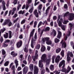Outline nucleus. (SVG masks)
Returning a JSON list of instances; mask_svg holds the SVG:
<instances>
[{
  "instance_id": "25",
  "label": "nucleus",
  "mask_w": 74,
  "mask_h": 74,
  "mask_svg": "<svg viewBox=\"0 0 74 74\" xmlns=\"http://www.w3.org/2000/svg\"><path fill=\"white\" fill-rule=\"evenodd\" d=\"M71 68L70 66H68L67 68V70H66V73H68L69 72V71L71 70Z\"/></svg>"
},
{
  "instance_id": "3",
  "label": "nucleus",
  "mask_w": 74,
  "mask_h": 74,
  "mask_svg": "<svg viewBox=\"0 0 74 74\" xmlns=\"http://www.w3.org/2000/svg\"><path fill=\"white\" fill-rule=\"evenodd\" d=\"M50 30V28L49 27H47L45 28V29L43 30H40V29L39 28L38 29V32H41V34H42L43 33V32L44 31V32H47V31H49Z\"/></svg>"
},
{
  "instance_id": "28",
  "label": "nucleus",
  "mask_w": 74,
  "mask_h": 74,
  "mask_svg": "<svg viewBox=\"0 0 74 74\" xmlns=\"http://www.w3.org/2000/svg\"><path fill=\"white\" fill-rule=\"evenodd\" d=\"M61 55L62 57H64V50H62L61 52Z\"/></svg>"
},
{
  "instance_id": "33",
  "label": "nucleus",
  "mask_w": 74,
  "mask_h": 74,
  "mask_svg": "<svg viewBox=\"0 0 74 74\" xmlns=\"http://www.w3.org/2000/svg\"><path fill=\"white\" fill-rule=\"evenodd\" d=\"M5 28H3V29H1L0 31V37L1 36V32L3 33L4 31H5Z\"/></svg>"
},
{
  "instance_id": "19",
  "label": "nucleus",
  "mask_w": 74,
  "mask_h": 74,
  "mask_svg": "<svg viewBox=\"0 0 74 74\" xmlns=\"http://www.w3.org/2000/svg\"><path fill=\"white\" fill-rule=\"evenodd\" d=\"M46 49L45 47L43 45H42L40 49L41 52H44L45 51Z\"/></svg>"
},
{
  "instance_id": "9",
  "label": "nucleus",
  "mask_w": 74,
  "mask_h": 74,
  "mask_svg": "<svg viewBox=\"0 0 74 74\" xmlns=\"http://www.w3.org/2000/svg\"><path fill=\"white\" fill-rule=\"evenodd\" d=\"M60 44H62V47L63 48H65L66 47V43L63 40H62L60 42Z\"/></svg>"
},
{
  "instance_id": "5",
  "label": "nucleus",
  "mask_w": 74,
  "mask_h": 74,
  "mask_svg": "<svg viewBox=\"0 0 74 74\" xmlns=\"http://www.w3.org/2000/svg\"><path fill=\"white\" fill-rule=\"evenodd\" d=\"M42 4H40L37 8L38 12L40 15H41V10L42 9Z\"/></svg>"
},
{
  "instance_id": "43",
  "label": "nucleus",
  "mask_w": 74,
  "mask_h": 74,
  "mask_svg": "<svg viewBox=\"0 0 74 74\" xmlns=\"http://www.w3.org/2000/svg\"><path fill=\"white\" fill-rule=\"evenodd\" d=\"M8 64H9V62L6 61L4 63V66H8Z\"/></svg>"
},
{
  "instance_id": "40",
  "label": "nucleus",
  "mask_w": 74,
  "mask_h": 74,
  "mask_svg": "<svg viewBox=\"0 0 74 74\" xmlns=\"http://www.w3.org/2000/svg\"><path fill=\"white\" fill-rule=\"evenodd\" d=\"M33 7H32L31 8H30L29 10V12L30 13H32L33 12Z\"/></svg>"
},
{
  "instance_id": "56",
  "label": "nucleus",
  "mask_w": 74,
  "mask_h": 74,
  "mask_svg": "<svg viewBox=\"0 0 74 74\" xmlns=\"http://www.w3.org/2000/svg\"><path fill=\"white\" fill-rule=\"evenodd\" d=\"M19 38L20 39H22V38H23V36L22 35H20L19 36Z\"/></svg>"
},
{
  "instance_id": "11",
  "label": "nucleus",
  "mask_w": 74,
  "mask_h": 74,
  "mask_svg": "<svg viewBox=\"0 0 74 74\" xmlns=\"http://www.w3.org/2000/svg\"><path fill=\"white\" fill-rule=\"evenodd\" d=\"M51 36H53V37H55L56 35V32L55 30L53 29L51 31Z\"/></svg>"
},
{
  "instance_id": "6",
  "label": "nucleus",
  "mask_w": 74,
  "mask_h": 74,
  "mask_svg": "<svg viewBox=\"0 0 74 74\" xmlns=\"http://www.w3.org/2000/svg\"><path fill=\"white\" fill-rule=\"evenodd\" d=\"M29 70V68L27 66H25L23 69V74H26Z\"/></svg>"
},
{
  "instance_id": "27",
  "label": "nucleus",
  "mask_w": 74,
  "mask_h": 74,
  "mask_svg": "<svg viewBox=\"0 0 74 74\" xmlns=\"http://www.w3.org/2000/svg\"><path fill=\"white\" fill-rule=\"evenodd\" d=\"M69 53L67 55V62H69V61H70V60H71V58L70 57V56H69Z\"/></svg>"
},
{
  "instance_id": "20",
  "label": "nucleus",
  "mask_w": 74,
  "mask_h": 74,
  "mask_svg": "<svg viewBox=\"0 0 74 74\" xmlns=\"http://www.w3.org/2000/svg\"><path fill=\"white\" fill-rule=\"evenodd\" d=\"M34 14L36 18H38V13L37 12V10H35Z\"/></svg>"
},
{
  "instance_id": "50",
  "label": "nucleus",
  "mask_w": 74,
  "mask_h": 74,
  "mask_svg": "<svg viewBox=\"0 0 74 74\" xmlns=\"http://www.w3.org/2000/svg\"><path fill=\"white\" fill-rule=\"evenodd\" d=\"M24 13V11H22V10H21L18 12L19 14H23Z\"/></svg>"
},
{
  "instance_id": "18",
  "label": "nucleus",
  "mask_w": 74,
  "mask_h": 74,
  "mask_svg": "<svg viewBox=\"0 0 74 74\" xmlns=\"http://www.w3.org/2000/svg\"><path fill=\"white\" fill-rule=\"evenodd\" d=\"M34 31H35V29H33L32 32H31L29 37V39H30V37H33V36L34 33Z\"/></svg>"
},
{
  "instance_id": "59",
  "label": "nucleus",
  "mask_w": 74,
  "mask_h": 74,
  "mask_svg": "<svg viewBox=\"0 0 74 74\" xmlns=\"http://www.w3.org/2000/svg\"><path fill=\"white\" fill-rule=\"evenodd\" d=\"M18 2V0H14L13 2V3L14 4H16L17 2Z\"/></svg>"
},
{
  "instance_id": "29",
  "label": "nucleus",
  "mask_w": 74,
  "mask_h": 74,
  "mask_svg": "<svg viewBox=\"0 0 74 74\" xmlns=\"http://www.w3.org/2000/svg\"><path fill=\"white\" fill-rule=\"evenodd\" d=\"M62 72H64L66 74H67V73H66V72H67V70H66V68H64V66H63L62 67Z\"/></svg>"
},
{
  "instance_id": "44",
  "label": "nucleus",
  "mask_w": 74,
  "mask_h": 74,
  "mask_svg": "<svg viewBox=\"0 0 74 74\" xmlns=\"http://www.w3.org/2000/svg\"><path fill=\"white\" fill-rule=\"evenodd\" d=\"M1 51L2 55H4L5 54V50H4V49H3L1 50Z\"/></svg>"
},
{
  "instance_id": "24",
  "label": "nucleus",
  "mask_w": 74,
  "mask_h": 74,
  "mask_svg": "<svg viewBox=\"0 0 74 74\" xmlns=\"http://www.w3.org/2000/svg\"><path fill=\"white\" fill-rule=\"evenodd\" d=\"M14 62L15 64H16V68H17V67H18V60H17V59H15L14 61Z\"/></svg>"
},
{
  "instance_id": "42",
  "label": "nucleus",
  "mask_w": 74,
  "mask_h": 74,
  "mask_svg": "<svg viewBox=\"0 0 74 74\" xmlns=\"http://www.w3.org/2000/svg\"><path fill=\"white\" fill-rule=\"evenodd\" d=\"M42 24L44 25V23H42V22L40 21L39 23L38 27H40V26H41Z\"/></svg>"
},
{
  "instance_id": "26",
  "label": "nucleus",
  "mask_w": 74,
  "mask_h": 74,
  "mask_svg": "<svg viewBox=\"0 0 74 74\" xmlns=\"http://www.w3.org/2000/svg\"><path fill=\"white\" fill-rule=\"evenodd\" d=\"M50 69L52 71H53L54 70V65L51 64L50 66Z\"/></svg>"
},
{
  "instance_id": "31",
  "label": "nucleus",
  "mask_w": 74,
  "mask_h": 74,
  "mask_svg": "<svg viewBox=\"0 0 74 74\" xmlns=\"http://www.w3.org/2000/svg\"><path fill=\"white\" fill-rule=\"evenodd\" d=\"M3 36L5 38H7L8 37V33H6V34L4 35Z\"/></svg>"
},
{
  "instance_id": "8",
  "label": "nucleus",
  "mask_w": 74,
  "mask_h": 74,
  "mask_svg": "<svg viewBox=\"0 0 74 74\" xmlns=\"http://www.w3.org/2000/svg\"><path fill=\"white\" fill-rule=\"evenodd\" d=\"M16 46L18 48H19L20 47H21L22 45V40H20L19 42H18L16 44Z\"/></svg>"
},
{
  "instance_id": "4",
  "label": "nucleus",
  "mask_w": 74,
  "mask_h": 74,
  "mask_svg": "<svg viewBox=\"0 0 74 74\" xmlns=\"http://www.w3.org/2000/svg\"><path fill=\"white\" fill-rule=\"evenodd\" d=\"M41 59L43 60L45 62H46V60L47 59V55L45 54H44L42 55L41 57Z\"/></svg>"
},
{
  "instance_id": "10",
  "label": "nucleus",
  "mask_w": 74,
  "mask_h": 74,
  "mask_svg": "<svg viewBox=\"0 0 74 74\" xmlns=\"http://www.w3.org/2000/svg\"><path fill=\"white\" fill-rule=\"evenodd\" d=\"M32 3V0H27L26 6V10L28 9V8H29V4H30V3Z\"/></svg>"
},
{
  "instance_id": "38",
  "label": "nucleus",
  "mask_w": 74,
  "mask_h": 74,
  "mask_svg": "<svg viewBox=\"0 0 74 74\" xmlns=\"http://www.w3.org/2000/svg\"><path fill=\"white\" fill-rule=\"evenodd\" d=\"M62 58H61V59H60V60H59V59H57V58H56L55 60V62L56 63H58V62H59V61L60 60H61V59Z\"/></svg>"
},
{
  "instance_id": "58",
  "label": "nucleus",
  "mask_w": 74,
  "mask_h": 74,
  "mask_svg": "<svg viewBox=\"0 0 74 74\" xmlns=\"http://www.w3.org/2000/svg\"><path fill=\"white\" fill-rule=\"evenodd\" d=\"M70 34H71V32L68 31L67 32V35L68 36H69L70 35Z\"/></svg>"
},
{
  "instance_id": "51",
  "label": "nucleus",
  "mask_w": 74,
  "mask_h": 74,
  "mask_svg": "<svg viewBox=\"0 0 74 74\" xmlns=\"http://www.w3.org/2000/svg\"><path fill=\"white\" fill-rule=\"evenodd\" d=\"M20 7H21V5L19 4L18 5V7H17V8L18 10H19V8H20Z\"/></svg>"
},
{
  "instance_id": "64",
  "label": "nucleus",
  "mask_w": 74,
  "mask_h": 74,
  "mask_svg": "<svg viewBox=\"0 0 74 74\" xmlns=\"http://www.w3.org/2000/svg\"><path fill=\"white\" fill-rule=\"evenodd\" d=\"M21 69V67L18 66L17 68V71H20Z\"/></svg>"
},
{
  "instance_id": "32",
  "label": "nucleus",
  "mask_w": 74,
  "mask_h": 74,
  "mask_svg": "<svg viewBox=\"0 0 74 74\" xmlns=\"http://www.w3.org/2000/svg\"><path fill=\"white\" fill-rule=\"evenodd\" d=\"M50 8H51V6H49L47 8V9H46V12L45 13V14H48V11H49V9Z\"/></svg>"
},
{
  "instance_id": "45",
  "label": "nucleus",
  "mask_w": 74,
  "mask_h": 74,
  "mask_svg": "<svg viewBox=\"0 0 74 74\" xmlns=\"http://www.w3.org/2000/svg\"><path fill=\"white\" fill-rule=\"evenodd\" d=\"M26 22V20L24 19L21 22V24L22 25V24H23V23H25Z\"/></svg>"
},
{
  "instance_id": "57",
  "label": "nucleus",
  "mask_w": 74,
  "mask_h": 74,
  "mask_svg": "<svg viewBox=\"0 0 74 74\" xmlns=\"http://www.w3.org/2000/svg\"><path fill=\"white\" fill-rule=\"evenodd\" d=\"M46 71H47L48 73H49V69H48V68L47 67H46Z\"/></svg>"
},
{
  "instance_id": "63",
  "label": "nucleus",
  "mask_w": 74,
  "mask_h": 74,
  "mask_svg": "<svg viewBox=\"0 0 74 74\" xmlns=\"http://www.w3.org/2000/svg\"><path fill=\"white\" fill-rule=\"evenodd\" d=\"M2 3L3 6L5 5V1H3Z\"/></svg>"
},
{
  "instance_id": "62",
  "label": "nucleus",
  "mask_w": 74,
  "mask_h": 74,
  "mask_svg": "<svg viewBox=\"0 0 74 74\" xmlns=\"http://www.w3.org/2000/svg\"><path fill=\"white\" fill-rule=\"evenodd\" d=\"M29 51L30 53V54L32 53H33V51L32 50V49H29Z\"/></svg>"
},
{
  "instance_id": "35",
  "label": "nucleus",
  "mask_w": 74,
  "mask_h": 74,
  "mask_svg": "<svg viewBox=\"0 0 74 74\" xmlns=\"http://www.w3.org/2000/svg\"><path fill=\"white\" fill-rule=\"evenodd\" d=\"M69 28L70 29V30H71L72 29V28H73V24H72L71 23H69Z\"/></svg>"
},
{
  "instance_id": "22",
  "label": "nucleus",
  "mask_w": 74,
  "mask_h": 74,
  "mask_svg": "<svg viewBox=\"0 0 74 74\" xmlns=\"http://www.w3.org/2000/svg\"><path fill=\"white\" fill-rule=\"evenodd\" d=\"M29 69L31 70V71H32L33 70V67H34V66L33 64H29Z\"/></svg>"
},
{
  "instance_id": "14",
  "label": "nucleus",
  "mask_w": 74,
  "mask_h": 74,
  "mask_svg": "<svg viewBox=\"0 0 74 74\" xmlns=\"http://www.w3.org/2000/svg\"><path fill=\"white\" fill-rule=\"evenodd\" d=\"M65 64V61L64 60H62L60 62L59 64V67H62V65H63V66H64V65Z\"/></svg>"
},
{
  "instance_id": "41",
  "label": "nucleus",
  "mask_w": 74,
  "mask_h": 74,
  "mask_svg": "<svg viewBox=\"0 0 74 74\" xmlns=\"http://www.w3.org/2000/svg\"><path fill=\"white\" fill-rule=\"evenodd\" d=\"M38 51L37 50H36L35 51V56L36 57H38Z\"/></svg>"
},
{
  "instance_id": "37",
  "label": "nucleus",
  "mask_w": 74,
  "mask_h": 74,
  "mask_svg": "<svg viewBox=\"0 0 74 74\" xmlns=\"http://www.w3.org/2000/svg\"><path fill=\"white\" fill-rule=\"evenodd\" d=\"M60 41V40L59 39H58V38H56L54 40V42H55V43H58V42H59Z\"/></svg>"
},
{
  "instance_id": "55",
  "label": "nucleus",
  "mask_w": 74,
  "mask_h": 74,
  "mask_svg": "<svg viewBox=\"0 0 74 74\" xmlns=\"http://www.w3.org/2000/svg\"><path fill=\"white\" fill-rule=\"evenodd\" d=\"M45 39L46 41V42H47L48 41H49V37H46V38H45Z\"/></svg>"
},
{
  "instance_id": "21",
  "label": "nucleus",
  "mask_w": 74,
  "mask_h": 74,
  "mask_svg": "<svg viewBox=\"0 0 74 74\" xmlns=\"http://www.w3.org/2000/svg\"><path fill=\"white\" fill-rule=\"evenodd\" d=\"M28 45H26L25 48L24 49V51L25 52H28V49L27 48H28Z\"/></svg>"
},
{
  "instance_id": "7",
  "label": "nucleus",
  "mask_w": 74,
  "mask_h": 74,
  "mask_svg": "<svg viewBox=\"0 0 74 74\" xmlns=\"http://www.w3.org/2000/svg\"><path fill=\"white\" fill-rule=\"evenodd\" d=\"M38 68L37 66L36 65L34 66V74H38Z\"/></svg>"
},
{
  "instance_id": "30",
  "label": "nucleus",
  "mask_w": 74,
  "mask_h": 74,
  "mask_svg": "<svg viewBox=\"0 0 74 74\" xmlns=\"http://www.w3.org/2000/svg\"><path fill=\"white\" fill-rule=\"evenodd\" d=\"M46 43L47 45H51V44H52V42L51 40H49L47 42H46Z\"/></svg>"
},
{
  "instance_id": "16",
  "label": "nucleus",
  "mask_w": 74,
  "mask_h": 74,
  "mask_svg": "<svg viewBox=\"0 0 74 74\" xmlns=\"http://www.w3.org/2000/svg\"><path fill=\"white\" fill-rule=\"evenodd\" d=\"M61 37H62V32L60 31H58V35L57 37L58 38L60 39Z\"/></svg>"
},
{
  "instance_id": "49",
  "label": "nucleus",
  "mask_w": 74,
  "mask_h": 74,
  "mask_svg": "<svg viewBox=\"0 0 74 74\" xmlns=\"http://www.w3.org/2000/svg\"><path fill=\"white\" fill-rule=\"evenodd\" d=\"M37 22L35 21L34 22V27H36V26H37Z\"/></svg>"
},
{
  "instance_id": "39",
  "label": "nucleus",
  "mask_w": 74,
  "mask_h": 74,
  "mask_svg": "<svg viewBox=\"0 0 74 74\" xmlns=\"http://www.w3.org/2000/svg\"><path fill=\"white\" fill-rule=\"evenodd\" d=\"M40 47L41 46H40V44L37 45L36 47V49H40Z\"/></svg>"
},
{
  "instance_id": "2",
  "label": "nucleus",
  "mask_w": 74,
  "mask_h": 74,
  "mask_svg": "<svg viewBox=\"0 0 74 74\" xmlns=\"http://www.w3.org/2000/svg\"><path fill=\"white\" fill-rule=\"evenodd\" d=\"M37 39V33H36L34 36V38L32 37L31 40V47L32 48H34V45H33L34 44H36V41Z\"/></svg>"
},
{
  "instance_id": "36",
  "label": "nucleus",
  "mask_w": 74,
  "mask_h": 74,
  "mask_svg": "<svg viewBox=\"0 0 74 74\" xmlns=\"http://www.w3.org/2000/svg\"><path fill=\"white\" fill-rule=\"evenodd\" d=\"M60 51H61V49L60 48L57 49H56V53H59Z\"/></svg>"
},
{
  "instance_id": "53",
  "label": "nucleus",
  "mask_w": 74,
  "mask_h": 74,
  "mask_svg": "<svg viewBox=\"0 0 74 74\" xmlns=\"http://www.w3.org/2000/svg\"><path fill=\"white\" fill-rule=\"evenodd\" d=\"M64 8L66 9L67 8H68V6L66 4H65L64 5Z\"/></svg>"
},
{
  "instance_id": "54",
  "label": "nucleus",
  "mask_w": 74,
  "mask_h": 74,
  "mask_svg": "<svg viewBox=\"0 0 74 74\" xmlns=\"http://www.w3.org/2000/svg\"><path fill=\"white\" fill-rule=\"evenodd\" d=\"M18 19H19V18L18 17L17 18L13 21L14 23H15L16 22L18 21Z\"/></svg>"
},
{
  "instance_id": "17",
  "label": "nucleus",
  "mask_w": 74,
  "mask_h": 74,
  "mask_svg": "<svg viewBox=\"0 0 74 74\" xmlns=\"http://www.w3.org/2000/svg\"><path fill=\"white\" fill-rule=\"evenodd\" d=\"M11 55L13 57H15V56H17L18 53H15L14 51H12L11 53Z\"/></svg>"
},
{
  "instance_id": "15",
  "label": "nucleus",
  "mask_w": 74,
  "mask_h": 74,
  "mask_svg": "<svg viewBox=\"0 0 74 74\" xmlns=\"http://www.w3.org/2000/svg\"><path fill=\"white\" fill-rule=\"evenodd\" d=\"M42 60H40L39 61V67L40 68L43 67L44 64H42Z\"/></svg>"
},
{
  "instance_id": "47",
  "label": "nucleus",
  "mask_w": 74,
  "mask_h": 74,
  "mask_svg": "<svg viewBox=\"0 0 74 74\" xmlns=\"http://www.w3.org/2000/svg\"><path fill=\"white\" fill-rule=\"evenodd\" d=\"M12 22H11V21H10L9 23H8V26H9V27H10V26H12Z\"/></svg>"
},
{
  "instance_id": "61",
  "label": "nucleus",
  "mask_w": 74,
  "mask_h": 74,
  "mask_svg": "<svg viewBox=\"0 0 74 74\" xmlns=\"http://www.w3.org/2000/svg\"><path fill=\"white\" fill-rule=\"evenodd\" d=\"M11 69L13 71L15 70V66L13 65L12 66Z\"/></svg>"
},
{
  "instance_id": "52",
  "label": "nucleus",
  "mask_w": 74,
  "mask_h": 74,
  "mask_svg": "<svg viewBox=\"0 0 74 74\" xmlns=\"http://www.w3.org/2000/svg\"><path fill=\"white\" fill-rule=\"evenodd\" d=\"M44 73H45V69H43L41 71V74H44Z\"/></svg>"
},
{
  "instance_id": "13",
  "label": "nucleus",
  "mask_w": 74,
  "mask_h": 74,
  "mask_svg": "<svg viewBox=\"0 0 74 74\" xmlns=\"http://www.w3.org/2000/svg\"><path fill=\"white\" fill-rule=\"evenodd\" d=\"M10 21L11 20L10 19H7L5 20L4 23L2 25L3 26H5V25H6L7 24H8V23H9L10 22Z\"/></svg>"
},
{
  "instance_id": "48",
  "label": "nucleus",
  "mask_w": 74,
  "mask_h": 74,
  "mask_svg": "<svg viewBox=\"0 0 74 74\" xmlns=\"http://www.w3.org/2000/svg\"><path fill=\"white\" fill-rule=\"evenodd\" d=\"M37 58V57H36V56H33L32 57V59L34 61H36V59Z\"/></svg>"
},
{
  "instance_id": "60",
  "label": "nucleus",
  "mask_w": 74,
  "mask_h": 74,
  "mask_svg": "<svg viewBox=\"0 0 74 74\" xmlns=\"http://www.w3.org/2000/svg\"><path fill=\"white\" fill-rule=\"evenodd\" d=\"M45 38H42V41L44 42H45Z\"/></svg>"
},
{
  "instance_id": "23",
  "label": "nucleus",
  "mask_w": 74,
  "mask_h": 74,
  "mask_svg": "<svg viewBox=\"0 0 74 74\" xmlns=\"http://www.w3.org/2000/svg\"><path fill=\"white\" fill-rule=\"evenodd\" d=\"M68 53L69 54V56L70 55V56L71 57H72V58H73V53L72 52H70L69 51L67 53V55L68 54Z\"/></svg>"
},
{
  "instance_id": "12",
  "label": "nucleus",
  "mask_w": 74,
  "mask_h": 74,
  "mask_svg": "<svg viewBox=\"0 0 74 74\" xmlns=\"http://www.w3.org/2000/svg\"><path fill=\"white\" fill-rule=\"evenodd\" d=\"M48 59L46 60V65H49V63L51 62V57L50 56H49L48 57Z\"/></svg>"
},
{
  "instance_id": "46",
  "label": "nucleus",
  "mask_w": 74,
  "mask_h": 74,
  "mask_svg": "<svg viewBox=\"0 0 74 74\" xmlns=\"http://www.w3.org/2000/svg\"><path fill=\"white\" fill-rule=\"evenodd\" d=\"M28 61H30L32 60V57L30 56V55L28 56Z\"/></svg>"
},
{
  "instance_id": "1",
  "label": "nucleus",
  "mask_w": 74,
  "mask_h": 74,
  "mask_svg": "<svg viewBox=\"0 0 74 74\" xmlns=\"http://www.w3.org/2000/svg\"><path fill=\"white\" fill-rule=\"evenodd\" d=\"M58 18L57 19V22L58 25V26L60 27H61L63 30H65V28H66V26L62 25V15H58Z\"/></svg>"
},
{
  "instance_id": "34",
  "label": "nucleus",
  "mask_w": 74,
  "mask_h": 74,
  "mask_svg": "<svg viewBox=\"0 0 74 74\" xmlns=\"http://www.w3.org/2000/svg\"><path fill=\"white\" fill-rule=\"evenodd\" d=\"M8 33H9V38H11L12 37V32L11 31H9Z\"/></svg>"
}]
</instances>
